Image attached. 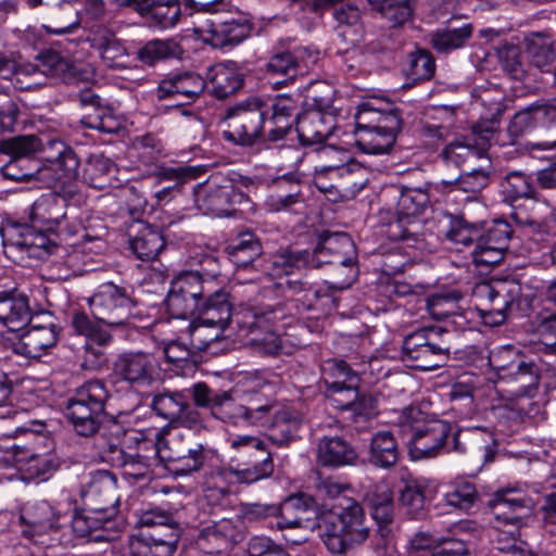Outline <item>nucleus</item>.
I'll return each instance as SVG.
<instances>
[{
    "mask_svg": "<svg viewBox=\"0 0 556 556\" xmlns=\"http://www.w3.org/2000/svg\"><path fill=\"white\" fill-rule=\"evenodd\" d=\"M271 266L277 275H290L296 269L311 268L309 251H280L273 256Z\"/></svg>",
    "mask_w": 556,
    "mask_h": 556,
    "instance_id": "bf43d9fd",
    "label": "nucleus"
},
{
    "mask_svg": "<svg viewBox=\"0 0 556 556\" xmlns=\"http://www.w3.org/2000/svg\"><path fill=\"white\" fill-rule=\"evenodd\" d=\"M336 128V118L320 109L307 110L296 117V131L303 146L324 143Z\"/></svg>",
    "mask_w": 556,
    "mask_h": 556,
    "instance_id": "c756f323",
    "label": "nucleus"
},
{
    "mask_svg": "<svg viewBox=\"0 0 556 556\" xmlns=\"http://www.w3.org/2000/svg\"><path fill=\"white\" fill-rule=\"evenodd\" d=\"M181 51V47L174 39H154L140 48L137 55L142 63L153 65L161 60L176 58Z\"/></svg>",
    "mask_w": 556,
    "mask_h": 556,
    "instance_id": "603ef678",
    "label": "nucleus"
},
{
    "mask_svg": "<svg viewBox=\"0 0 556 556\" xmlns=\"http://www.w3.org/2000/svg\"><path fill=\"white\" fill-rule=\"evenodd\" d=\"M452 433L450 422L440 419H430L424 422L422 427L412 434L408 440L409 453L413 458L420 459L434 457L442 451L451 452L452 445L447 439Z\"/></svg>",
    "mask_w": 556,
    "mask_h": 556,
    "instance_id": "4be33fe9",
    "label": "nucleus"
},
{
    "mask_svg": "<svg viewBox=\"0 0 556 556\" xmlns=\"http://www.w3.org/2000/svg\"><path fill=\"white\" fill-rule=\"evenodd\" d=\"M497 441L488 428L470 427L458 429L452 439V452L458 454L483 453L485 463L495 459Z\"/></svg>",
    "mask_w": 556,
    "mask_h": 556,
    "instance_id": "bb28decb",
    "label": "nucleus"
},
{
    "mask_svg": "<svg viewBox=\"0 0 556 556\" xmlns=\"http://www.w3.org/2000/svg\"><path fill=\"white\" fill-rule=\"evenodd\" d=\"M311 268H321L328 264L358 260L353 239L345 232L324 235L316 248L309 252Z\"/></svg>",
    "mask_w": 556,
    "mask_h": 556,
    "instance_id": "393cba45",
    "label": "nucleus"
},
{
    "mask_svg": "<svg viewBox=\"0 0 556 556\" xmlns=\"http://www.w3.org/2000/svg\"><path fill=\"white\" fill-rule=\"evenodd\" d=\"M140 526H155L156 523H139ZM167 531L152 532L139 531L129 539V548L132 556H173L180 538L179 523H157Z\"/></svg>",
    "mask_w": 556,
    "mask_h": 556,
    "instance_id": "aec40b11",
    "label": "nucleus"
},
{
    "mask_svg": "<svg viewBox=\"0 0 556 556\" xmlns=\"http://www.w3.org/2000/svg\"><path fill=\"white\" fill-rule=\"evenodd\" d=\"M371 8L387 18L393 27L406 23L413 14L409 0H368Z\"/></svg>",
    "mask_w": 556,
    "mask_h": 556,
    "instance_id": "864d4df0",
    "label": "nucleus"
},
{
    "mask_svg": "<svg viewBox=\"0 0 556 556\" xmlns=\"http://www.w3.org/2000/svg\"><path fill=\"white\" fill-rule=\"evenodd\" d=\"M46 141L35 135L15 136L0 142V152L11 159L30 160L37 152L43 154Z\"/></svg>",
    "mask_w": 556,
    "mask_h": 556,
    "instance_id": "8fccbe9b",
    "label": "nucleus"
},
{
    "mask_svg": "<svg viewBox=\"0 0 556 556\" xmlns=\"http://www.w3.org/2000/svg\"><path fill=\"white\" fill-rule=\"evenodd\" d=\"M266 72L270 75L283 76L281 81H275V86L287 85L295 78L299 72V62L289 51L274 54L266 64Z\"/></svg>",
    "mask_w": 556,
    "mask_h": 556,
    "instance_id": "052dcab7",
    "label": "nucleus"
},
{
    "mask_svg": "<svg viewBox=\"0 0 556 556\" xmlns=\"http://www.w3.org/2000/svg\"><path fill=\"white\" fill-rule=\"evenodd\" d=\"M59 190L54 193L41 195L30 207L29 218L35 226L56 231L60 236H73L78 226H71L65 211L66 201Z\"/></svg>",
    "mask_w": 556,
    "mask_h": 556,
    "instance_id": "f3484780",
    "label": "nucleus"
},
{
    "mask_svg": "<svg viewBox=\"0 0 556 556\" xmlns=\"http://www.w3.org/2000/svg\"><path fill=\"white\" fill-rule=\"evenodd\" d=\"M195 203L204 214L229 216L235 205L247 201L232 181L225 177H211L194 189Z\"/></svg>",
    "mask_w": 556,
    "mask_h": 556,
    "instance_id": "ddd939ff",
    "label": "nucleus"
},
{
    "mask_svg": "<svg viewBox=\"0 0 556 556\" xmlns=\"http://www.w3.org/2000/svg\"><path fill=\"white\" fill-rule=\"evenodd\" d=\"M489 96V92L481 96V102L486 108V112L472 125L471 135L466 137L465 141L448 143L441 152L446 163L460 166L470 156H480L490 147L497 132L505 105L502 99H491Z\"/></svg>",
    "mask_w": 556,
    "mask_h": 556,
    "instance_id": "39448f33",
    "label": "nucleus"
},
{
    "mask_svg": "<svg viewBox=\"0 0 556 556\" xmlns=\"http://www.w3.org/2000/svg\"><path fill=\"white\" fill-rule=\"evenodd\" d=\"M109 396L101 380H89L76 389L68 400L66 416L77 434L91 437L100 430Z\"/></svg>",
    "mask_w": 556,
    "mask_h": 556,
    "instance_id": "423d86ee",
    "label": "nucleus"
},
{
    "mask_svg": "<svg viewBox=\"0 0 556 556\" xmlns=\"http://www.w3.org/2000/svg\"><path fill=\"white\" fill-rule=\"evenodd\" d=\"M429 184L421 187H400L397 213L401 217H415L425 212L430 203Z\"/></svg>",
    "mask_w": 556,
    "mask_h": 556,
    "instance_id": "c03bdc74",
    "label": "nucleus"
},
{
    "mask_svg": "<svg viewBox=\"0 0 556 556\" xmlns=\"http://www.w3.org/2000/svg\"><path fill=\"white\" fill-rule=\"evenodd\" d=\"M521 295V285L513 279L480 281L472 289L477 311L489 326L502 325L509 312L519 306Z\"/></svg>",
    "mask_w": 556,
    "mask_h": 556,
    "instance_id": "0eeeda50",
    "label": "nucleus"
},
{
    "mask_svg": "<svg viewBox=\"0 0 556 556\" xmlns=\"http://www.w3.org/2000/svg\"><path fill=\"white\" fill-rule=\"evenodd\" d=\"M212 94L217 99H226L235 94L244 84L243 76L228 66L218 64L210 72Z\"/></svg>",
    "mask_w": 556,
    "mask_h": 556,
    "instance_id": "de8ad7c7",
    "label": "nucleus"
},
{
    "mask_svg": "<svg viewBox=\"0 0 556 556\" xmlns=\"http://www.w3.org/2000/svg\"><path fill=\"white\" fill-rule=\"evenodd\" d=\"M358 386L359 383L352 382L343 386H339L338 382H327L326 396L333 408L350 412L357 400Z\"/></svg>",
    "mask_w": 556,
    "mask_h": 556,
    "instance_id": "338daca9",
    "label": "nucleus"
},
{
    "mask_svg": "<svg viewBox=\"0 0 556 556\" xmlns=\"http://www.w3.org/2000/svg\"><path fill=\"white\" fill-rule=\"evenodd\" d=\"M230 447L248 456V459L238 463L239 483L251 484L268 478L274 471V462L264 443L256 437L237 435L229 438Z\"/></svg>",
    "mask_w": 556,
    "mask_h": 556,
    "instance_id": "4468645a",
    "label": "nucleus"
},
{
    "mask_svg": "<svg viewBox=\"0 0 556 556\" xmlns=\"http://www.w3.org/2000/svg\"><path fill=\"white\" fill-rule=\"evenodd\" d=\"M280 518L285 521H311L326 519L325 510L317 504L316 500L304 492H298L287 496L279 505Z\"/></svg>",
    "mask_w": 556,
    "mask_h": 556,
    "instance_id": "72a5a7b5",
    "label": "nucleus"
},
{
    "mask_svg": "<svg viewBox=\"0 0 556 556\" xmlns=\"http://www.w3.org/2000/svg\"><path fill=\"white\" fill-rule=\"evenodd\" d=\"M486 507L497 521H521L522 510H532L533 501L516 488H502L486 502Z\"/></svg>",
    "mask_w": 556,
    "mask_h": 556,
    "instance_id": "c85d7f7f",
    "label": "nucleus"
},
{
    "mask_svg": "<svg viewBox=\"0 0 556 556\" xmlns=\"http://www.w3.org/2000/svg\"><path fill=\"white\" fill-rule=\"evenodd\" d=\"M163 352L167 363L177 374L187 375L195 368L192 352L187 344L173 340L164 346Z\"/></svg>",
    "mask_w": 556,
    "mask_h": 556,
    "instance_id": "13d9d810",
    "label": "nucleus"
},
{
    "mask_svg": "<svg viewBox=\"0 0 556 556\" xmlns=\"http://www.w3.org/2000/svg\"><path fill=\"white\" fill-rule=\"evenodd\" d=\"M161 460L179 476H187L204 468L217 456L214 448L198 442H185L180 433H170L161 447Z\"/></svg>",
    "mask_w": 556,
    "mask_h": 556,
    "instance_id": "9d476101",
    "label": "nucleus"
},
{
    "mask_svg": "<svg viewBox=\"0 0 556 556\" xmlns=\"http://www.w3.org/2000/svg\"><path fill=\"white\" fill-rule=\"evenodd\" d=\"M317 152V164L314 166L313 181L319 175L325 176L330 169L339 168L345 165L348 162V152L343 149H338L334 146H323L316 150Z\"/></svg>",
    "mask_w": 556,
    "mask_h": 556,
    "instance_id": "774afa93",
    "label": "nucleus"
},
{
    "mask_svg": "<svg viewBox=\"0 0 556 556\" xmlns=\"http://www.w3.org/2000/svg\"><path fill=\"white\" fill-rule=\"evenodd\" d=\"M115 479L106 470L96 471L84 495V515H89V521H111L115 518L116 506Z\"/></svg>",
    "mask_w": 556,
    "mask_h": 556,
    "instance_id": "2eb2a0df",
    "label": "nucleus"
},
{
    "mask_svg": "<svg viewBox=\"0 0 556 556\" xmlns=\"http://www.w3.org/2000/svg\"><path fill=\"white\" fill-rule=\"evenodd\" d=\"M283 317L280 305H271L257 300L239 305L235 313V324L242 336H252L250 343L261 354L277 356L282 351V339L274 330L277 320Z\"/></svg>",
    "mask_w": 556,
    "mask_h": 556,
    "instance_id": "7ed1b4c3",
    "label": "nucleus"
},
{
    "mask_svg": "<svg viewBox=\"0 0 556 556\" xmlns=\"http://www.w3.org/2000/svg\"><path fill=\"white\" fill-rule=\"evenodd\" d=\"M264 105L261 101L240 103L225 112L223 139L241 147H252L262 137L266 127Z\"/></svg>",
    "mask_w": 556,
    "mask_h": 556,
    "instance_id": "1a4fd4ad",
    "label": "nucleus"
},
{
    "mask_svg": "<svg viewBox=\"0 0 556 556\" xmlns=\"http://www.w3.org/2000/svg\"><path fill=\"white\" fill-rule=\"evenodd\" d=\"M542 375V363L534 359L523 361L517 359V364H513L511 376L517 383L516 395L536 394Z\"/></svg>",
    "mask_w": 556,
    "mask_h": 556,
    "instance_id": "79ce46f5",
    "label": "nucleus"
},
{
    "mask_svg": "<svg viewBox=\"0 0 556 556\" xmlns=\"http://www.w3.org/2000/svg\"><path fill=\"white\" fill-rule=\"evenodd\" d=\"M505 528L493 527L489 531L494 548L502 553L511 555H523L527 543L520 535V528L517 523H503Z\"/></svg>",
    "mask_w": 556,
    "mask_h": 556,
    "instance_id": "09e8293b",
    "label": "nucleus"
},
{
    "mask_svg": "<svg viewBox=\"0 0 556 556\" xmlns=\"http://www.w3.org/2000/svg\"><path fill=\"white\" fill-rule=\"evenodd\" d=\"M462 300L463 293L458 290L437 293L427 299V309L434 319L453 318V323H456V318L463 317Z\"/></svg>",
    "mask_w": 556,
    "mask_h": 556,
    "instance_id": "a18cd8bd",
    "label": "nucleus"
},
{
    "mask_svg": "<svg viewBox=\"0 0 556 556\" xmlns=\"http://www.w3.org/2000/svg\"><path fill=\"white\" fill-rule=\"evenodd\" d=\"M101 58L111 68L126 66L127 50L124 45L109 30H105L99 42Z\"/></svg>",
    "mask_w": 556,
    "mask_h": 556,
    "instance_id": "e2e57ef3",
    "label": "nucleus"
},
{
    "mask_svg": "<svg viewBox=\"0 0 556 556\" xmlns=\"http://www.w3.org/2000/svg\"><path fill=\"white\" fill-rule=\"evenodd\" d=\"M84 127L96 129L102 134L116 135L124 130L123 121L117 117L110 106L97 113H86L80 119Z\"/></svg>",
    "mask_w": 556,
    "mask_h": 556,
    "instance_id": "4d7b16f0",
    "label": "nucleus"
},
{
    "mask_svg": "<svg viewBox=\"0 0 556 556\" xmlns=\"http://www.w3.org/2000/svg\"><path fill=\"white\" fill-rule=\"evenodd\" d=\"M303 417L295 409L285 408L274 415L268 429V439L279 445H287L293 441L302 426Z\"/></svg>",
    "mask_w": 556,
    "mask_h": 556,
    "instance_id": "58836bf2",
    "label": "nucleus"
},
{
    "mask_svg": "<svg viewBox=\"0 0 556 556\" xmlns=\"http://www.w3.org/2000/svg\"><path fill=\"white\" fill-rule=\"evenodd\" d=\"M187 397L182 391H164L153 396L151 407L157 416L173 424L186 405Z\"/></svg>",
    "mask_w": 556,
    "mask_h": 556,
    "instance_id": "5fc2aeb1",
    "label": "nucleus"
},
{
    "mask_svg": "<svg viewBox=\"0 0 556 556\" xmlns=\"http://www.w3.org/2000/svg\"><path fill=\"white\" fill-rule=\"evenodd\" d=\"M479 231L478 225L469 223L463 216H454L451 218L445 237L456 245L469 247L478 242Z\"/></svg>",
    "mask_w": 556,
    "mask_h": 556,
    "instance_id": "0e129e2a",
    "label": "nucleus"
},
{
    "mask_svg": "<svg viewBox=\"0 0 556 556\" xmlns=\"http://www.w3.org/2000/svg\"><path fill=\"white\" fill-rule=\"evenodd\" d=\"M357 459L354 447L340 437H324L317 446V460L325 467L353 465Z\"/></svg>",
    "mask_w": 556,
    "mask_h": 556,
    "instance_id": "f704fd0d",
    "label": "nucleus"
},
{
    "mask_svg": "<svg viewBox=\"0 0 556 556\" xmlns=\"http://www.w3.org/2000/svg\"><path fill=\"white\" fill-rule=\"evenodd\" d=\"M115 172V163L102 153L90 154L83 167V179L92 188L104 189Z\"/></svg>",
    "mask_w": 556,
    "mask_h": 556,
    "instance_id": "49530a36",
    "label": "nucleus"
},
{
    "mask_svg": "<svg viewBox=\"0 0 556 556\" xmlns=\"http://www.w3.org/2000/svg\"><path fill=\"white\" fill-rule=\"evenodd\" d=\"M441 328H420L404 337L401 359L410 368L430 371L440 368L448 359L451 345L442 338Z\"/></svg>",
    "mask_w": 556,
    "mask_h": 556,
    "instance_id": "6e6552de",
    "label": "nucleus"
},
{
    "mask_svg": "<svg viewBox=\"0 0 556 556\" xmlns=\"http://www.w3.org/2000/svg\"><path fill=\"white\" fill-rule=\"evenodd\" d=\"M206 83L194 72L168 74L162 78L154 91L159 101H172L180 108L193 103L204 91Z\"/></svg>",
    "mask_w": 556,
    "mask_h": 556,
    "instance_id": "6ab92c4d",
    "label": "nucleus"
},
{
    "mask_svg": "<svg viewBox=\"0 0 556 556\" xmlns=\"http://www.w3.org/2000/svg\"><path fill=\"white\" fill-rule=\"evenodd\" d=\"M301 99L302 94L300 92L276 96L270 109L265 111L268 112L265 116L268 141L281 140L291 130L294 122L296 123L298 115H300L298 109Z\"/></svg>",
    "mask_w": 556,
    "mask_h": 556,
    "instance_id": "b1692460",
    "label": "nucleus"
},
{
    "mask_svg": "<svg viewBox=\"0 0 556 556\" xmlns=\"http://www.w3.org/2000/svg\"><path fill=\"white\" fill-rule=\"evenodd\" d=\"M364 523H328L323 541L332 554L345 553L355 544L363 543L368 536Z\"/></svg>",
    "mask_w": 556,
    "mask_h": 556,
    "instance_id": "473e14b6",
    "label": "nucleus"
},
{
    "mask_svg": "<svg viewBox=\"0 0 556 556\" xmlns=\"http://www.w3.org/2000/svg\"><path fill=\"white\" fill-rule=\"evenodd\" d=\"M138 230L129 240V247L137 258L150 262L156 258L165 247L163 235L154 227L138 222Z\"/></svg>",
    "mask_w": 556,
    "mask_h": 556,
    "instance_id": "4c0bfd02",
    "label": "nucleus"
},
{
    "mask_svg": "<svg viewBox=\"0 0 556 556\" xmlns=\"http://www.w3.org/2000/svg\"><path fill=\"white\" fill-rule=\"evenodd\" d=\"M239 483L238 470L230 467H211L204 475V486L206 491L225 496L230 493L232 484Z\"/></svg>",
    "mask_w": 556,
    "mask_h": 556,
    "instance_id": "6e6d98bb",
    "label": "nucleus"
},
{
    "mask_svg": "<svg viewBox=\"0 0 556 556\" xmlns=\"http://www.w3.org/2000/svg\"><path fill=\"white\" fill-rule=\"evenodd\" d=\"M213 282L204 279L199 271H182L170 285L166 298L167 309L175 318L193 317L199 302L211 292Z\"/></svg>",
    "mask_w": 556,
    "mask_h": 556,
    "instance_id": "9b49d317",
    "label": "nucleus"
},
{
    "mask_svg": "<svg viewBox=\"0 0 556 556\" xmlns=\"http://www.w3.org/2000/svg\"><path fill=\"white\" fill-rule=\"evenodd\" d=\"M111 433L115 440L109 443L111 453H118L123 476L134 480H142L152 473V466L156 458L161 459V447L157 445L159 431H143L137 429H123L113 424Z\"/></svg>",
    "mask_w": 556,
    "mask_h": 556,
    "instance_id": "f03ea898",
    "label": "nucleus"
},
{
    "mask_svg": "<svg viewBox=\"0 0 556 556\" xmlns=\"http://www.w3.org/2000/svg\"><path fill=\"white\" fill-rule=\"evenodd\" d=\"M79 166L80 160L72 147L58 138L47 139L42 164L37 166V181L59 190L65 198H75Z\"/></svg>",
    "mask_w": 556,
    "mask_h": 556,
    "instance_id": "20e7f679",
    "label": "nucleus"
},
{
    "mask_svg": "<svg viewBox=\"0 0 556 556\" xmlns=\"http://www.w3.org/2000/svg\"><path fill=\"white\" fill-rule=\"evenodd\" d=\"M253 29L250 20L241 14L228 20H218L211 23L210 31L216 45L235 46L247 39Z\"/></svg>",
    "mask_w": 556,
    "mask_h": 556,
    "instance_id": "c9c22d12",
    "label": "nucleus"
},
{
    "mask_svg": "<svg viewBox=\"0 0 556 556\" xmlns=\"http://www.w3.org/2000/svg\"><path fill=\"white\" fill-rule=\"evenodd\" d=\"M157 362L153 354L147 352H126L114 362L116 377L132 386L151 384L156 376Z\"/></svg>",
    "mask_w": 556,
    "mask_h": 556,
    "instance_id": "a878e982",
    "label": "nucleus"
},
{
    "mask_svg": "<svg viewBox=\"0 0 556 556\" xmlns=\"http://www.w3.org/2000/svg\"><path fill=\"white\" fill-rule=\"evenodd\" d=\"M42 317V324H37L38 318H31L27 323V329L13 344V351L16 354L28 358H40L56 346L61 328L55 323V317L52 314H45Z\"/></svg>",
    "mask_w": 556,
    "mask_h": 556,
    "instance_id": "dca6fc26",
    "label": "nucleus"
},
{
    "mask_svg": "<svg viewBox=\"0 0 556 556\" xmlns=\"http://www.w3.org/2000/svg\"><path fill=\"white\" fill-rule=\"evenodd\" d=\"M232 312L229 293L223 289L208 292L201 302L193 317L199 323L225 329L230 321L235 323V313Z\"/></svg>",
    "mask_w": 556,
    "mask_h": 556,
    "instance_id": "7c9ffc66",
    "label": "nucleus"
},
{
    "mask_svg": "<svg viewBox=\"0 0 556 556\" xmlns=\"http://www.w3.org/2000/svg\"><path fill=\"white\" fill-rule=\"evenodd\" d=\"M536 185L542 189H556V161L547 167L535 173V179L532 175L513 170L507 173L501 184L502 192L509 202L520 199L532 200L529 212L516 210L513 217L517 224L525 227L528 235H532L538 240L549 245L552 243L551 222L553 212L551 206L539 200Z\"/></svg>",
    "mask_w": 556,
    "mask_h": 556,
    "instance_id": "f257e3e1",
    "label": "nucleus"
},
{
    "mask_svg": "<svg viewBox=\"0 0 556 556\" xmlns=\"http://www.w3.org/2000/svg\"><path fill=\"white\" fill-rule=\"evenodd\" d=\"M513 229L511 226L502 219L494 220L493 224L482 232L480 229L478 242L490 248H496V250L506 252L509 240L511 238Z\"/></svg>",
    "mask_w": 556,
    "mask_h": 556,
    "instance_id": "69168bd1",
    "label": "nucleus"
},
{
    "mask_svg": "<svg viewBox=\"0 0 556 556\" xmlns=\"http://www.w3.org/2000/svg\"><path fill=\"white\" fill-rule=\"evenodd\" d=\"M329 169L325 176H317L314 185L323 193L333 195V201L353 199L365 187L364 170L357 163L349 162Z\"/></svg>",
    "mask_w": 556,
    "mask_h": 556,
    "instance_id": "a211bd4d",
    "label": "nucleus"
},
{
    "mask_svg": "<svg viewBox=\"0 0 556 556\" xmlns=\"http://www.w3.org/2000/svg\"><path fill=\"white\" fill-rule=\"evenodd\" d=\"M0 236L4 247L17 248L28 251L35 245L31 228L18 223H7L0 227Z\"/></svg>",
    "mask_w": 556,
    "mask_h": 556,
    "instance_id": "680f3d73",
    "label": "nucleus"
},
{
    "mask_svg": "<svg viewBox=\"0 0 556 556\" xmlns=\"http://www.w3.org/2000/svg\"><path fill=\"white\" fill-rule=\"evenodd\" d=\"M88 304L97 320L117 327L128 321L135 301L126 288L106 282L89 298Z\"/></svg>",
    "mask_w": 556,
    "mask_h": 556,
    "instance_id": "f8f14e48",
    "label": "nucleus"
},
{
    "mask_svg": "<svg viewBox=\"0 0 556 556\" xmlns=\"http://www.w3.org/2000/svg\"><path fill=\"white\" fill-rule=\"evenodd\" d=\"M273 408L270 402L257 405L250 401L249 405H243L236 401L230 392L222 391L219 399L214 406L213 417L232 425H262Z\"/></svg>",
    "mask_w": 556,
    "mask_h": 556,
    "instance_id": "5701e85b",
    "label": "nucleus"
},
{
    "mask_svg": "<svg viewBox=\"0 0 556 556\" xmlns=\"http://www.w3.org/2000/svg\"><path fill=\"white\" fill-rule=\"evenodd\" d=\"M181 16L180 0H148L143 18L152 26L174 27Z\"/></svg>",
    "mask_w": 556,
    "mask_h": 556,
    "instance_id": "a19ab883",
    "label": "nucleus"
},
{
    "mask_svg": "<svg viewBox=\"0 0 556 556\" xmlns=\"http://www.w3.org/2000/svg\"><path fill=\"white\" fill-rule=\"evenodd\" d=\"M31 320L29 298L16 288L0 291V324L10 331Z\"/></svg>",
    "mask_w": 556,
    "mask_h": 556,
    "instance_id": "2f4dec72",
    "label": "nucleus"
},
{
    "mask_svg": "<svg viewBox=\"0 0 556 556\" xmlns=\"http://www.w3.org/2000/svg\"><path fill=\"white\" fill-rule=\"evenodd\" d=\"M473 33L471 24H464L460 27H445L433 31L430 35V43L439 53H450L466 46Z\"/></svg>",
    "mask_w": 556,
    "mask_h": 556,
    "instance_id": "37998d69",
    "label": "nucleus"
},
{
    "mask_svg": "<svg viewBox=\"0 0 556 556\" xmlns=\"http://www.w3.org/2000/svg\"><path fill=\"white\" fill-rule=\"evenodd\" d=\"M402 127V119L396 112L381 115L375 126H363L357 131L356 144L365 153H388L395 143Z\"/></svg>",
    "mask_w": 556,
    "mask_h": 556,
    "instance_id": "412c9836",
    "label": "nucleus"
},
{
    "mask_svg": "<svg viewBox=\"0 0 556 556\" xmlns=\"http://www.w3.org/2000/svg\"><path fill=\"white\" fill-rule=\"evenodd\" d=\"M435 72V61L433 55L425 49H418L408 54L407 63L404 67L405 75L414 83L429 80Z\"/></svg>",
    "mask_w": 556,
    "mask_h": 556,
    "instance_id": "3c124183",
    "label": "nucleus"
},
{
    "mask_svg": "<svg viewBox=\"0 0 556 556\" xmlns=\"http://www.w3.org/2000/svg\"><path fill=\"white\" fill-rule=\"evenodd\" d=\"M228 258L238 267H245L263 253L260 238L253 231H242L225 247Z\"/></svg>",
    "mask_w": 556,
    "mask_h": 556,
    "instance_id": "e433bc0d",
    "label": "nucleus"
},
{
    "mask_svg": "<svg viewBox=\"0 0 556 556\" xmlns=\"http://www.w3.org/2000/svg\"><path fill=\"white\" fill-rule=\"evenodd\" d=\"M400 457L397 442L390 431H379L370 441L369 460L380 468L393 467Z\"/></svg>",
    "mask_w": 556,
    "mask_h": 556,
    "instance_id": "ea45409f",
    "label": "nucleus"
},
{
    "mask_svg": "<svg viewBox=\"0 0 556 556\" xmlns=\"http://www.w3.org/2000/svg\"><path fill=\"white\" fill-rule=\"evenodd\" d=\"M244 538L242 523H213L199 532L195 543L202 552L213 555L232 548Z\"/></svg>",
    "mask_w": 556,
    "mask_h": 556,
    "instance_id": "cd10ccee",
    "label": "nucleus"
}]
</instances>
